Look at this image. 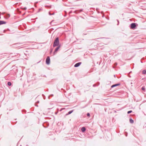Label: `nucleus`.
<instances>
[{
	"label": "nucleus",
	"mask_w": 146,
	"mask_h": 146,
	"mask_svg": "<svg viewBox=\"0 0 146 146\" xmlns=\"http://www.w3.org/2000/svg\"><path fill=\"white\" fill-rule=\"evenodd\" d=\"M54 13H52L51 15H54Z\"/></svg>",
	"instance_id": "obj_27"
},
{
	"label": "nucleus",
	"mask_w": 146,
	"mask_h": 146,
	"mask_svg": "<svg viewBox=\"0 0 146 146\" xmlns=\"http://www.w3.org/2000/svg\"><path fill=\"white\" fill-rule=\"evenodd\" d=\"M131 72H131H131H129V74H130V73H131Z\"/></svg>",
	"instance_id": "obj_31"
},
{
	"label": "nucleus",
	"mask_w": 146,
	"mask_h": 146,
	"mask_svg": "<svg viewBox=\"0 0 146 146\" xmlns=\"http://www.w3.org/2000/svg\"><path fill=\"white\" fill-rule=\"evenodd\" d=\"M117 22H118V23L117 24V25H118L119 24V21L118 20H117Z\"/></svg>",
	"instance_id": "obj_23"
},
{
	"label": "nucleus",
	"mask_w": 146,
	"mask_h": 146,
	"mask_svg": "<svg viewBox=\"0 0 146 146\" xmlns=\"http://www.w3.org/2000/svg\"><path fill=\"white\" fill-rule=\"evenodd\" d=\"M11 83L10 82H8L7 83V85L9 86H11Z\"/></svg>",
	"instance_id": "obj_15"
},
{
	"label": "nucleus",
	"mask_w": 146,
	"mask_h": 146,
	"mask_svg": "<svg viewBox=\"0 0 146 146\" xmlns=\"http://www.w3.org/2000/svg\"><path fill=\"white\" fill-rule=\"evenodd\" d=\"M120 83H118L116 84L113 85L111 86V88H113L114 87H115L117 86H119L120 85Z\"/></svg>",
	"instance_id": "obj_7"
},
{
	"label": "nucleus",
	"mask_w": 146,
	"mask_h": 146,
	"mask_svg": "<svg viewBox=\"0 0 146 146\" xmlns=\"http://www.w3.org/2000/svg\"><path fill=\"white\" fill-rule=\"evenodd\" d=\"M55 113L56 114L58 113V112H55Z\"/></svg>",
	"instance_id": "obj_29"
},
{
	"label": "nucleus",
	"mask_w": 146,
	"mask_h": 146,
	"mask_svg": "<svg viewBox=\"0 0 146 146\" xmlns=\"http://www.w3.org/2000/svg\"><path fill=\"white\" fill-rule=\"evenodd\" d=\"M24 10H26V9H27V8H26V7H24Z\"/></svg>",
	"instance_id": "obj_26"
},
{
	"label": "nucleus",
	"mask_w": 146,
	"mask_h": 146,
	"mask_svg": "<svg viewBox=\"0 0 146 146\" xmlns=\"http://www.w3.org/2000/svg\"><path fill=\"white\" fill-rule=\"evenodd\" d=\"M82 11V10H80V12H81V11Z\"/></svg>",
	"instance_id": "obj_33"
},
{
	"label": "nucleus",
	"mask_w": 146,
	"mask_h": 146,
	"mask_svg": "<svg viewBox=\"0 0 146 146\" xmlns=\"http://www.w3.org/2000/svg\"><path fill=\"white\" fill-rule=\"evenodd\" d=\"M40 62V61L38 62H37V63H39V62Z\"/></svg>",
	"instance_id": "obj_36"
},
{
	"label": "nucleus",
	"mask_w": 146,
	"mask_h": 146,
	"mask_svg": "<svg viewBox=\"0 0 146 146\" xmlns=\"http://www.w3.org/2000/svg\"><path fill=\"white\" fill-rule=\"evenodd\" d=\"M54 96V95H53V94H51L49 96V97H48V98H49V97H52V96Z\"/></svg>",
	"instance_id": "obj_18"
},
{
	"label": "nucleus",
	"mask_w": 146,
	"mask_h": 146,
	"mask_svg": "<svg viewBox=\"0 0 146 146\" xmlns=\"http://www.w3.org/2000/svg\"><path fill=\"white\" fill-rule=\"evenodd\" d=\"M87 34V33H83V35H86Z\"/></svg>",
	"instance_id": "obj_20"
},
{
	"label": "nucleus",
	"mask_w": 146,
	"mask_h": 146,
	"mask_svg": "<svg viewBox=\"0 0 146 146\" xmlns=\"http://www.w3.org/2000/svg\"><path fill=\"white\" fill-rule=\"evenodd\" d=\"M145 79V78H143V79H143V80H144Z\"/></svg>",
	"instance_id": "obj_37"
},
{
	"label": "nucleus",
	"mask_w": 146,
	"mask_h": 146,
	"mask_svg": "<svg viewBox=\"0 0 146 146\" xmlns=\"http://www.w3.org/2000/svg\"><path fill=\"white\" fill-rule=\"evenodd\" d=\"M5 17L6 19H8L10 17V15L9 14H6Z\"/></svg>",
	"instance_id": "obj_9"
},
{
	"label": "nucleus",
	"mask_w": 146,
	"mask_h": 146,
	"mask_svg": "<svg viewBox=\"0 0 146 146\" xmlns=\"http://www.w3.org/2000/svg\"><path fill=\"white\" fill-rule=\"evenodd\" d=\"M48 13L49 15H51L52 13H51L50 12H49Z\"/></svg>",
	"instance_id": "obj_24"
},
{
	"label": "nucleus",
	"mask_w": 146,
	"mask_h": 146,
	"mask_svg": "<svg viewBox=\"0 0 146 146\" xmlns=\"http://www.w3.org/2000/svg\"><path fill=\"white\" fill-rule=\"evenodd\" d=\"M4 32H5V30H4Z\"/></svg>",
	"instance_id": "obj_38"
},
{
	"label": "nucleus",
	"mask_w": 146,
	"mask_h": 146,
	"mask_svg": "<svg viewBox=\"0 0 146 146\" xmlns=\"http://www.w3.org/2000/svg\"><path fill=\"white\" fill-rule=\"evenodd\" d=\"M50 57L48 56H47L46 60V64H47L48 65L50 64Z\"/></svg>",
	"instance_id": "obj_3"
},
{
	"label": "nucleus",
	"mask_w": 146,
	"mask_h": 146,
	"mask_svg": "<svg viewBox=\"0 0 146 146\" xmlns=\"http://www.w3.org/2000/svg\"><path fill=\"white\" fill-rule=\"evenodd\" d=\"M82 64L81 62H79L76 64L74 65V67H77L79 66Z\"/></svg>",
	"instance_id": "obj_5"
},
{
	"label": "nucleus",
	"mask_w": 146,
	"mask_h": 146,
	"mask_svg": "<svg viewBox=\"0 0 146 146\" xmlns=\"http://www.w3.org/2000/svg\"><path fill=\"white\" fill-rule=\"evenodd\" d=\"M99 85V83H98V85H97V86H98Z\"/></svg>",
	"instance_id": "obj_32"
},
{
	"label": "nucleus",
	"mask_w": 146,
	"mask_h": 146,
	"mask_svg": "<svg viewBox=\"0 0 146 146\" xmlns=\"http://www.w3.org/2000/svg\"><path fill=\"white\" fill-rule=\"evenodd\" d=\"M43 126L45 128L49 126V123L47 122L44 123L43 124Z\"/></svg>",
	"instance_id": "obj_6"
},
{
	"label": "nucleus",
	"mask_w": 146,
	"mask_h": 146,
	"mask_svg": "<svg viewBox=\"0 0 146 146\" xmlns=\"http://www.w3.org/2000/svg\"><path fill=\"white\" fill-rule=\"evenodd\" d=\"M81 131L82 132H84L86 130V129L84 127H83L81 128Z\"/></svg>",
	"instance_id": "obj_10"
},
{
	"label": "nucleus",
	"mask_w": 146,
	"mask_h": 146,
	"mask_svg": "<svg viewBox=\"0 0 146 146\" xmlns=\"http://www.w3.org/2000/svg\"><path fill=\"white\" fill-rule=\"evenodd\" d=\"M6 22L3 21H0V25L3 24H5Z\"/></svg>",
	"instance_id": "obj_8"
},
{
	"label": "nucleus",
	"mask_w": 146,
	"mask_h": 146,
	"mask_svg": "<svg viewBox=\"0 0 146 146\" xmlns=\"http://www.w3.org/2000/svg\"><path fill=\"white\" fill-rule=\"evenodd\" d=\"M87 115L88 117H90V115L89 113H88L87 114Z\"/></svg>",
	"instance_id": "obj_19"
},
{
	"label": "nucleus",
	"mask_w": 146,
	"mask_h": 146,
	"mask_svg": "<svg viewBox=\"0 0 146 146\" xmlns=\"http://www.w3.org/2000/svg\"><path fill=\"white\" fill-rule=\"evenodd\" d=\"M35 106L37 107H38V106L37 105H35Z\"/></svg>",
	"instance_id": "obj_34"
},
{
	"label": "nucleus",
	"mask_w": 146,
	"mask_h": 146,
	"mask_svg": "<svg viewBox=\"0 0 146 146\" xmlns=\"http://www.w3.org/2000/svg\"><path fill=\"white\" fill-rule=\"evenodd\" d=\"M39 101H38L37 102H36V103H39Z\"/></svg>",
	"instance_id": "obj_28"
},
{
	"label": "nucleus",
	"mask_w": 146,
	"mask_h": 146,
	"mask_svg": "<svg viewBox=\"0 0 146 146\" xmlns=\"http://www.w3.org/2000/svg\"><path fill=\"white\" fill-rule=\"evenodd\" d=\"M142 74H146V70H144L142 71Z\"/></svg>",
	"instance_id": "obj_14"
},
{
	"label": "nucleus",
	"mask_w": 146,
	"mask_h": 146,
	"mask_svg": "<svg viewBox=\"0 0 146 146\" xmlns=\"http://www.w3.org/2000/svg\"><path fill=\"white\" fill-rule=\"evenodd\" d=\"M97 86L96 85V84H93V87H95V86Z\"/></svg>",
	"instance_id": "obj_22"
},
{
	"label": "nucleus",
	"mask_w": 146,
	"mask_h": 146,
	"mask_svg": "<svg viewBox=\"0 0 146 146\" xmlns=\"http://www.w3.org/2000/svg\"><path fill=\"white\" fill-rule=\"evenodd\" d=\"M129 121L131 123H133L134 122L133 120L131 118H130L129 119Z\"/></svg>",
	"instance_id": "obj_13"
},
{
	"label": "nucleus",
	"mask_w": 146,
	"mask_h": 146,
	"mask_svg": "<svg viewBox=\"0 0 146 146\" xmlns=\"http://www.w3.org/2000/svg\"><path fill=\"white\" fill-rule=\"evenodd\" d=\"M127 134H126V136H127Z\"/></svg>",
	"instance_id": "obj_35"
},
{
	"label": "nucleus",
	"mask_w": 146,
	"mask_h": 146,
	"mask_svg": "<svg viewBox=\"0 0 146 146\" xmlns=\"http://www.w3.org/2000/svg\"><path fill=\"white\" fill-rule=\"evenodd\" d=\"M137 24L135 23H132L130 25V28L133 29H136Z\"/></svg>",
	"instance_id": "obj_2"
},
{
	"label": "nucleus",
	"mask_w": 146,
	"mask_h": 146,
	"mask_svg": "<svg viewBox=\"0 0 146 146\" xmlns=\"http://www.w3.org/2000/svg\"><path fill=\"white\" fill-rule=\"evenodd\" d=\"M114 65H115V66H117V63H114Z\"/></svg>",
	"instance_id": "obj_21"
},
{
	"label": "nucleus",
	"mask_w": 146,
	"mask_h": 146,
	"mask_svg": "<svg viewBox=\"0 0 146 146\" xmlns=\"http://www.w3.org/2000/svg\"><path fill=\"white\" fill-rule=\"evenodd\" d=\"M60 47V45H59L57 46V47L56 49H55L54 51V52H53V54L54 55L57 52V51L58 50V49H59Z\"/></svg>",
	"instance_id": "obj_4"
},
{
	"label": "nucleus",
	"mask_w": 146,
	"mask_h": 146,
	"mask_svg": "<svg viewBox=\"0 0 146 146\" xmlns=\"http://www.w3.org/2000/svg\"><path fill=\"white\" fill-rule=\"evenodd\" d=\"M73 112V110H71L70 111H69L67 113L66 115H68L69 114H70L72 112Z\"/></svg>",
	"instance_id": "obj_12"
},
{
	"label": "nucleus",
	"mask_w": 146,
	"mask_h": 146,
	"mask_svg": "<svg viewBox=\"0 0 146 146\" xmlns=\"http://www.w3.org/2000/svg\"><path fill=\"white\" fill-rule=\"evenodd\" d=\"M59 45H60L59 44V38L58 37H57L54 41L53 45V46L54 47H55V46H58Z\"/></svg>",
	"instance_id": "obj_1"
},
{
	"label": "nucleus",
	"mask_w": 146,
	"mask_h": 146,
	"mask_svg": "<svg viewBox=\"0 0 146 146\" xmlns=\"http://www.w3.org/2000/svg\"><path fill=\"white\" fill-rule=\"evenodd\" d=\"M90 29H87L85 30V31L86 32H91V31L90 30Z\"/></svg>",
	"instance_id": "obj_11"
},
{
	"label": "nucleus",
	"mask_w": 146,
	"mask_h": 146,
	"mask_svg": "<svg viewBox=\"0 0 146 146\" xmlns=\"http://www.w3.org/2000/svg\"><path fill=\"white\" fill-rule=\"evenodd\" d=\"M132 112V111L131 110L129 111H127V113L128 114H129V113H131Z\"/></svg>",
	"instance_id": "obj_16"
},
{
	"label": "nucleus",
	"mask_w": 146,
	"mask_h": 146,
	"mask_svg": "<svg viewBox=\"0 0 146 146\" xmlns=\"http://www.w3.org/2000/svg\"><path fill=\"white\" fill-rule=\"evenodd\" d=\"M52 50H51L50 52L51 53L52 52Z\"/></svg>",
	"instance_id": "obj_30"
},
{
	"label": "nucleus",
	"mask_w": 146,
	"mask_h": 146,
	"mask_svg": "<svg viewBox=\"0 0 146 146\" xmlns=\"http://www.w3.org/2000/svg\"><path fill=\"white\" fill-rule=\"evenodd\" d=\"M141 89L142 90H145V86H143V87L142 88H141Z\"/></svg>",
	"instance_id": "obj_17"
},
{
	"label": "nucleus",
	"mask_w": 146,
	"mask_h": 146,
	"mask_svg": "<svg viewBox=\"0 0 146 146\" xmlns=\"http://www.w3.org/2000/svg\"><path fill=\"white\" fill-rule=\"evenodd\" d=\"M129 74H128V76L129 77H131V76H130V75H129Z\"/></svg>",
	"instance_id": "obj_25"
}]
</instances>
